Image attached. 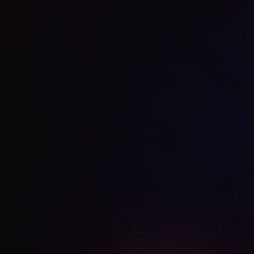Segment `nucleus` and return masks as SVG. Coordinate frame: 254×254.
I'll return each instance as SVG.
<instances>
[{
    "label": "nucleus",
    "mask_w": 254,
    "mask_h": 254,
    "mask_svg": "<svg viewBox=\"0 0 254 254\" xmlns=\"http://www.w3.org/2000/svg\"><path fill=\"white\" fill-rule=\"evenodd\" d=\"M129 218H128V254H130V246H129Z\"/></svg>",
    "instance_id": "obj_1"
},
{
    "label": "nucleus",
    "mask_w": 254,
    "mask_h": 254,
    "mask_svg": "<svg viewBox=\"0 0 254 254\" xmlns=\"http://www.w3.org/2000/svg\"><path fill=\"white\" fill-rule=\"evenodd\" d=\"M143 253H144V254H146V252H145V251H143Z\"/></svg>",
    "instance_id": "obj_2"
},
{
    "label": "nucleus",
    "mask_w": 254,
    "mask_h": 254,
    "mask_svg": "<svg viewBox=\"0 0 254 254\" xmlns=\"http://www.w3.org/2000/svg\"><path fill=\"white\" fill-rule=\"evenodd\" d=\"M139 254H141V253H140V252H139Z\"/></svg>",
    "instance_id": "obj_3"
}]
</instances>
